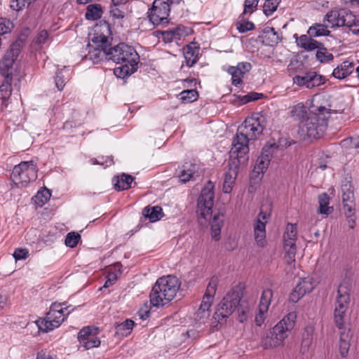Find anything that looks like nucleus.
Here are the masks:
<instances>
[{"label": "nucleus", "instance_id": "1", "mask_svg": "<svg viewBox=\"0 0 359 359\" xmlns=\"http://www.w3.org/2000/svg\"><path fill=\"white\" fill-rule=\"evenodd\" d=\"M266 127V118L262 114L257 113L246 118L238 126L233 139L231 157L238 158V161H246L248 158L250 141L258 139Z\"/></svg>", "mask_w": 359, "mask_h": 359}, {"label": "nucleus", "instance_id": "2", "mask_svg": "<svg viewBox=\"0 0 359 359\" xmlns=\"http://www.w3.org/2000/svg\"><path fill=\"white\" fill-rule=\"evenodd\" d=\"M243 296V287L240 285L228 291L217 306L213 316L215 320L222 324L236 310L238 321H245L250 313V307L248 303L241 300Z\"/></svg>", "mask_w": 359, "mask_h": 359}, {"label": "nucleus", "instance_id": "3", "mask_svg": "<svg viewBox=\"0 0 359 359\" xmlns=\"http://www.w3.org/2000/svg\"><path fill=\"white\" fill-rule=\"evenodd\" d=\"M109 60L117 64H123L114 69V73L117 77L123 79L137 71L140 56L133 46L125 43H119L109 48Z\"/></svg>", "mask_w": 359, "mask_h": 359}, {"label": "nucleus", "instance_id": "4", "mask_svg": "<svg viewBox=\"0 0 359 359\" xmlns=\"http://www.w3.org/2000/svg\"><path fill=\"white\" fill-rule=\"evenodd\" d=\"M180 285L178 279L175 276L158 278L149 294L151 304L156 307L163 306L175 297Z\"/></svg>", "mask_w": 359, "mask_h": 359}, {"label": "nucleus", "instance_id": "5", "mask_svg": "<svg viewBox=\"0 0 359 359\" xmlns=\"http://www.w3.org/2000/svg\"><path fill=\"white\" fill-rule=\"evenodd\" d=\"M318 114L310 113V116L306 118V121L299 123L298 134L303 139L306 138H320L325 130V120L328 119L330 112L324 107H320L318 109Z\"/></svg>", "mask_w": 359, "mask_h": 359}, {"label": "nucleus", "instance_id": "6", "mask_svg": "<svg viewBox=\"0 0 359 359\" xmlns=\"http://www.w3.org/2000/svg\"><path fill=\"white\" fill-rule=\"evenodd\" d=\"M37 172V167L32 161H22L13 168L11 178L17 187H25L36 180Z\"/></svg>", "mask_w": 359, "mask_h": 359}, {"label": "nucleus", "instance_id": "7", "mask_svg": "<svg viewBox=\"0 0 359 359\" xmlns=\"http://www.w3.org/2000/svg\"><path fill=\"white\" fill-rule=\"evenodd\" d=\"M350 304V289L341 284L337 290V297L334 312L336 325L341 329L344 325V317Z\"/></svg>", "mask_w": 359, "mask_h": 359}, {"label": "nucleus", "instance_id": "8", "mask_svg": "<svg viewBox=\"0 0 359 359\" xmlns=\"http://www.w3.org/2000/svg\"><path fill=\"white\" fill-rule=\"evenodd\" d=\"M22 44V40L15 41L0 61V74L4 78H12L13 65L21 51Z\"/></svg>", "mask_w": 359, "mask_h": 359}, {"label": "nucleus", "instance_id": "9", "mask_svg": "<svg viewBox=\"0 0 359 359\" xmlns=\"http://www.w3.org/2000/svg\"><path fill=\"white\" fill-rule=\"evenodd\" d=\"M218 283L219 279L217 276H212L209 281L200 308L196 313V318L201 322H204V319H207L210 316L209 309L212 304Z\"/></svg>", "mask_w": 359, "mask_h": 359}, {"label": "nucleus", "instance_id": "10", "mask_svg": "<svg viewBox=\"0 0 359 359\" xmlns=\"http://www.w3.org/2000/svg\"><path fill=\"white\" fill-rule=\"evenodd\" d=\"M170 12L167 0H154L148 11V18L154 25L168 24Z\"/></svg>", "mask_w": 359, "mask_h": 359}, {"label": "nucleus", "instance_id": "11", "mask_svg": "<svg viewBox=\"0 0 359 359\" xmlns=\"http://www.w3.org/2000/svg\"><path fill=\"white\" fill-rule=\"evenodd\" d=\"M214 196L213 191L209 187H205L198 198L197 212L201 217L206 220L210 219L212 215Z\"/></svg>", "mask_w": 359, "mask_h": 359}, {"label": "nucleus", "instance_id": "12", "mask_svg": "<svg viewBox=\"0 0 359 359\" xmlns=\"http://www.w3.org/2000/svg\"><path fill=\"white\" fill-rule=\"evenodd\" d=\"M297 316L295 313L291 312L285 316L273 328L272 332L275 336L278 337L279 341L283 342L287 337V332L292 330L295 325Z\"/></svg>", "mask_w": 359, "mask_h": 359}, {"label": "nucleus", "instance_id": "13", "mask_svg": "<svg viewBox=\"0 0 359 359\" xmlns=\"http://www.w3.org/2000/svg\"><path fill=\"white\" fill-rule=\"evenodd\" d=\"M331 27H343L354 20V15L348 10L331 11L325 15Z\"/></svg>", "mask_w": 359, "mask_h": 359}, {"label": "nucleus", "instance_id": "14", "mask_svg": "<svg viewBox=\"0 0 359 359\" xmlns=\"http://www.w3.org/2000/svg\"><path fill=\"white\" fill-rule=\"evenodd\" d=\"M96 330L90 327H85L79 331L78 340L81 346H83L86 350L98 347L100 345V340L96 336Z\"/></svg>", "mask_w": 359, "mask_h": 359}, {"label": "nucleus", "instance_id": "15", "mask_svg": "<svg viewBox=\"0 0 359 359\" xmlns=\"http://www.w3.org/2000/svg\"><path fill=\"white\" fill-rule=\"evenodd\" d=\"M64 313L48 312L46 316L36 321L39 328L44 332H48L58 327L65 320Z\"/></svg>", "mask_w": 359, "mask_h": 359}, {"label": "nucleus", "instance_id": "16", "mask_svg": "<svg viewBox=\"0 0 359 359\" xmlns=\"http://www.w3.org/2000/svg\"><path fill=\"white\" fill-rule=\"evenodd\" d=\"M341 191L343 209L346 215L350 217L354 215L355 210L353 188L351 183L347 182L342 185Z\"/></svg>", "mask_w": 359, "mask_h": 359}, {"label": "nucleus", "instance_id": "17", "mask_svg": "<svg viewBox=\"0 0 359 359\" xmlns=\"http://www.w3.org/2000/svg\"><path fill=\"white\" fill-rule=\"evenodd\" d=\"M229 163V169L225 172L224 180L223 182V191L229 194L231 191L235 180L238 176V164L244 163L245 161H238V158H235Z\"/></svg>", "mask_w": 359, "mask_h": 359}, {"label": "nucleus", "instance_id": "18", "mask_svg": "<svg viewBox=\"0 0 359 359\" xmlns=\"http://www.w3.org/2000/svg\"><path fill=\"white\" fill-rule=\"evenodd\" d=\"M293 83L299 86H306L312 88L323 83L322 76L316 72H309L304 76L297 75L293 77Z\"/></svg>", "mask_w": 359, "mask_h": 359}, {"label": "nucleus", "instance_id": "19", "mask_svg": "<svg viewBox=\"0 0 359 359\" xmlns=\"http://www.w3.org/2000/svg\"><path fill=\"white\" fill-rule=\"evenodd\" d=\"M199 47L191 43L184 48V56L188 67H192L198 60Z\"/></svg>", "mask_w": 359, "mask_h": 359}, {"label": "nucleus", "instance_id": "20", "mask_svg": "<svg viewBox=\"0 0 359 359\" xmlns=\"http://www.w3.org/2000/svg\"><path fill=\"white\" fill-rule=\"evenodd\" d=\"M177 177L182 183H187L194 178L196 174V165L185 163L178 168Z\"/></svg>", "mask_w": 359, "mask_h": 359}, {"label": "nucleus", "instance_id": "21", "mask_svg": "<svg viewBox=\"0 0 359 359\" xmlns=\"http://www.w3.org/2000/svg\"><path fill=\"white\" fill-rule=\"evenodd\" d=\"M310 113L311 112L302 103L295 105L290 112L291 116L299 123L306 121V118L310 116Z\"/></svg>", "mask_w": 359, "mask_h": 359}, {"label": "nucleus", "instance_id": "22", "mask_svg": "<svg viewBox=\"0 0 359 359\" xmlns=\"http://www.w3.org/2000/svg\"><path fill=\"white\" fill-rule=\"evenodd\" d=\"M109 48H95L89 50L88 57L94 64L99 63L104 59L109 60Z\"/></svg>", "mask_w": 359, "mask_h": 359}, {"label": "nucleus", "instance_id": "23", "mask_svg": "<svg viewBox=\"0 0 359 359\" xmlns=\"http://www.w3.org/2000/svg\"><path fill=\"white\" fill-rule=\"evenodd\" d=\"M133 180L134 177L132 175L123 173L120 177L117 176L114 178L113 182L115 189L121 191L130 188V184Z\"/></svg>", "mask_w": 359, "mask_h": 359}, {"label": "nucleus", "instance_id": "24", "mask_svg": "<svg viewBox=\"0 0 359 359\" xmlns=\"http://www.w3.org/2000/svg\"><path fill=\"white\" fill-rule=\"evenodd\" d=\"M353 69V63L348 61H344L340 66L334 69L332 75L337 79H342L350 75Z\"/></svg>", "mask_w": 359, "mask_h": 359}, {"label": "nucleus", "instance_id": "25", "mask_svg": "<svg viewBox=\"0 0 359 359\" xmlns=\"http://www.w3.org/2000/svg\"><path fill=\"white\" fill-rule=\"evenodd\" d=\"M282 151L280 146L276 142H267L262 148L261 156L271 160L276 155L279 151Z\"/></svg>", "mask_w": 359, "mask_h": 359}, {"label": "nucleus", "instance_id": "26", "mask_svg": "<svg viewBox=\"0 0 359 359\" xmlns=\"http://www.w3.org/2000/svg\"><path fill=\"white\" fill-rule=\"evenodd\" d=\"M223 214H220L219 212L213 216L212 220L211 222L212 235L213 238L216 241H218L220 238L219 235L221 228L223 224Z\"/></svg>", "mask_w": 359, "mask_h": 359}, {"label": "nucleus", "instance_id": "27", "mask_svg": "<svg viewBox=\"0 0 359 359\" xmlns=\"http://www.w3.org/2000/svg\"><path fill=\"white\" fill-rule=\"evenodd\" d=\"M255 239L257 245L264 247L266 244V226L262 222L254 224Z\"/></svg>", "mask_w": 359, "mask_h": 359}, {"label": "nucleus", "instance_id": "28", "mask_svg": "<svg viewBox=\"0 0 359 359\" xmlns=\"http://www.w3.org/2000/svg\"><path fill=\"white\" fill-rule=\"evenodd\" d=\"M283 249L285 251L284 259L288 264H292L295 262V255L297 252L296 243L289 241L287 243H284Z\"/></svg>", "mask_w": 359, "mask_h": 359}, {"label": "nucleus", "instance_id": "29", "mask_svg": "<svg viewBox=\"0 0 359 359\" xmlns=\"http://www.w3.org/2000/svg\"><path fill=\"white\" fill-rule=\"evenodd\" d=\"M142 214L145 217L149 218L151 222L159 220L163 215L162 208L158 205L152 208L146 207L144 208Z\"/></svg>", "mask_w": 359, "mask_h": 359}, {"label": "nucleus", "instance_id": "30", "mask_svg": "<svg viewBox=\"0 0 359 359\" xmlns=\"http://www.w3.org/2000/svg\"><path fill=\"white\" fill-rule=\"evenodd\" d=\"M262 346L264 348H275L280 346L283 342L279 341L278 337L273 334L272 330H269L262 339Z\"/></svg>", "mask_w": 359, "mask_h": 359}, {"label": "nucleus", "instance_id": "31", "mask_svg": "<svg viewBox=\"0 0 359 359\" xmlns=\"http://www.w3.org/2000/svg\"><path fill=\"white\" fill-rule=\"evenodd\" d=\"M316 282L313 278L306 277L302 279L295 287L302 294L311 292L316 287Z\"/></svg>", "mask_w": 359, "mask_h": 359}, {"label": "nucleus", "instance_id": "32", "mask_svg": "<svg viewBox=\"0 0 359 359\" xmlns=\"http://www.w3.org/2000/svg\"><path fill=\"white\" fill-rule=\"evenodd\" d=\"M102 9L100 4H90L87 6L85 17L88 20H97L102 17Z\"/></svg>", "mask_w": 359, "mask_h": 359}, {"label": "nucleus", "instance_id": "33", "mask_svg": "<svg viewBox=\"0 0 359 359\" xmlns=\"http://www.w3.org/2000/svg\"><path fill=\"white\" fill-rule=\"evenodd\" d=\"M134 325V321L130 319H126L122 323H116L115 325L116 334L128 336L130 334Z\"/></svg>", "mask_w": 359, "mask_h": 359}, {"label": "nucleus", "instance_id": "34", "mask_svg": "<svg viewBox=\"0 0 359 359\" xmlns=\"http://www.w3.org/2000/svg\"><path fill=\"white\" fill-rule=\"evenodd\" d=\"M272 297L273 292L271 289L263 290L259 305V311L261 313H266L268 311Z\"/></svg>", "mask_w": 359, "mask_h": 359}, {"label": "nucleus", "instance_id": "35", "mask_svg": "<svg viewBox=\"0 0 359 359\" xmlns=\"http://www.w3.org/2000/svg\"><path fill=\"white\" fill-rule=\"evenodd\" d=\"M11 81L12 78H4L0 86V99L2 100V104L7 101L11 95Z\"/></svg>", "mask_w": 359, "mask_h": 359}, {"label": "nucleus", "instance_id": "36", "mask_svg": "<svg viewBox=\"0 0 359 359\" xmlns=\"http://www.w3.org/2000/svg\"><path fill=\"white\" fill-rule=\"evenodd\" d=\"M319 208L318 212L320 214L329 215L332 210L333 208L329 206L330 197L326 193H323L318 196Z\"/></svg>", "mask_w": 359, "mask_h": 359}, {"label": "nucleus", "instance_id": "37", "mask_svg": "<svg viewBox=\"0 0 359 359\" xmlns=\"http://www.w3.org/2000/svg\"><path fill=\"white\" fill-rule=\"evenodd\" d=\"M270 161L269 158L262 156H258L256 164L252 170V174L255 177H257L261 173H264L268 168Z\"/></svg>", "mask_w": 359, "mask_h": 359}, {"label": "nucleus", "instance_id": "38", "mask_svg": "<svg viewBox=\"0 0 359 359\" xmlns=\"http://www.w3.org/2000/svg\"><path fill=\"white\" fill-rule=\"evenodd\" d=\"M307 33L309 35L313 37L330 36V32L327 29L326 25L318 23H316L310 27Z\"/></svg>", "mask_w": 359, "mask_h": 359}, {"label": "nucleus", "instance_id": "39", "mask_svg": "<svg viewBox=\"0 0 359 359\" xmlns=\"http://www.w3.org/2000/svg\"><path fill=\"white\" fill-rule=\"evenodd\" d=\"M265 37L268 41V44L270 46H274L278 44L282 39L280 34L276 32L273 27H266L264 29Z\"/></svg>", "mask_w": 359, "mask_h": 359}, {"label": "nucleus", "instance_id": "40", "mask_svg": "<svg viewBox=\"0 0 359 359\" xmlns=\"http://www.w3.org/2000/svg\"><path fill=\"white\" fill-rule=\"evenodd\" d=\"M271 212V204L262 205L260 208L259 213L256 219L255 224L262 222L265 226L270 217Z\"/></svg>", "mask_w": 359, "mask_h": 359}, {"label": "nucleus", "instance_id": "41", "mask_svg": "<svg viewBox=\"0 0 359 359\" xmlns=\"http://www.w3.org/2000/svg\"><path fill=\"white\" fill-rule=\"evenodd\" d=\"M227 72L231 75L232 84L235 86L243 83V77L244 74L242 73L239 68H236L234 66H230L227 69Z\"/></svg>", "mask_w": 359, "mask_h": 359}, {"label": "nucleus", "instance_id": "42", "mask_svg": "<svg viewBox=\"0 0 359 359\" xmlns=\"http://www.w3.org/2000/svg\"><path fill=\"white\" fill-rule=\"evenodd\" d=\"M182 103H191L198 100V93L196 90H185L179 94Z\"/></svg>", "mask_w": 359, "mask_h": 359}, {"label": "nucleus", "instance_id": "43", "mask_svg": "<svg viewBox=\"0 0 359 359\" xmlns=\"http://www.w3.org/2000/svg\"><path fill=\"white\" fill-rule=\"evenodd\" d=\"M350 348L349 336L344 332L341 333L339 339V352L341 357L345 358L347 356Z\"/></svg>", "mask_w": 359, "mask_h": 359}, {"label": "nucleus", "instance_id": "44", "mask_svg": "<svg viewBox=\"0 0 359 359\" xmlns=\"http://www.w3.org/2000/svg\"><path fill=\"white\" fill-rule=\"evenodd\" d=\"M317 60L321 63L330 62L333 60L334 56L327 52V48L323 44L316 54Z\"/></svg>", "mask_w": 359, "mask_h": 359}, {"label": "nucleus", "instance_id": "45", "mask_svg": "<svg viewBox=\"0 0 359 359\" xmlns=\"http://www.w3.org/2000/svg\"><path fill=\"white\" fill-rule=\"evenodd\" d=\"M51 194L50 191L45 188L43 190L37 192L35 196V203L42 207L50 198Z\"/></svg>", "mask_w": 359, "mask_h": 359}, {"label": "nucleus", "instance_id": "46", "mask_svg": "<svg viewBox=\"0 0 359 359\" xmlns=\"http://www.w3.org/2000/svg\"><path fill=\"white\" fill-rule=\"evenodd\" d=\"M297 229L296 226L292 224H288L286 227V232L284 233V243H287L289 241L292 243H296L297 240Z\"/></svg>", "mask_w": 359, "mask_h": 359}, {"label": "nucleus", "instance_id": "47", "mask_svg": "<svg viewBox=\"0 0 359 359\" xmlns=\"http://www.w3.org/2000/svg\"><path fill=\"white\" fill-rule=\"evenodd\" d=\"M279 1L277 0H265L263 11L266 16L271 15L276 11Z\"/></svg>", "mask_w": 359, "mask_h": 359}, {"label": "nucleus", "instance_id": "48", "mask_svg": "<svg viewBox=\"0 0 359 359\" xmlns=\"http://www.w3.org/2000/svg\"><path fill=\"white\" fill-rule=\"evenodd\" d=\"M92 42L97 45V48H109L111 47L108 38L103 34L94 36Z\"/></svg>", "mask_w": 359, "mask_h": 359}, {"label": "nucleus", "instance_id": "49", "mask_svg": "<svg viewBox=\"0 0 359 359\" xmlns=\"http://www.w3.org/2000/svg\"><path fill=\"white\" fill-rule=\"evenodd\" d=\"M81 236L78 233L70 232L67 233L65 238V245L70 248H74L77 245Z\"/></svg>", "mask_w": 359, "mask_h": 359}, {"label": "nucleus", "instance_id": "50", "mask_svg": "<svg viewBox=\"0 0 359 359\" xmlns=\"http://www.w3.org/2000/svg\"><path fill=\"white\" fill-rule=\"evenodd\" d=\"M311 329L306 328L303 334V339L302 341V350L306 351L309 348L312 342Z\"/></svg>", "mask_w": 359, "mask_h": 359}, {"label": "nucleus", "instance_id": "51", "mask_svg": "<svg viewBox=\"0 0 359 359\" xmlns=\"http://www.w3.org/2000/svg\"><path fill=\"white\" fill-rule=\"evenodd\" d=\"M13 28V24L10 20L0 18V35L11 32Z\"/></svg>", "mask_w": 359, "mask_h": 359}, {"label": "nucleus", "instance_id": "52", "mask_svg": "<svg viewBox=\"0 0 359 359\" xmlns=\"http://www.w3.org/2000/svg\"><path fill=\"white\" fill-rule=\"evenodd\" d=\"M163 40L165 43H170L174 39H178L177 34H176L172 29H168L166 31L161 32Z\"/></svg>", "mask_w": 359, "mask_h": 359}, {"label": "nucleus", "instance_id": "53", "mask_svg": "<svg viewBox=\"0 0 359 359\" xmlns=\"http://www.w3.org/2000/svg\"><path fill=\"white\" fill-rule=\"evenodd\" d=\"M236 27L240 33H245L248 31L253 30L255 29V25L250 21L237 22Z\"/></svg>", "mask_w": 359, "mask_h": 359}, {"label": "nucleus", "instance_id": "54", "mask_svg": "<svg viewBox=\"0 0 359 359\" xmlns=\"http://www.w3.org/2000/svg\"><path fill=\"white\" fill-rule=\"evenodd\" d=\"M259 0H245L244 2V11L243 14L252 13L257 8Z\"/></svg>", "mask_w": 359, "mask_h": 359}, {"label": "nucleus", "instance_id": "55", "mask_svg": "<svg viewBox=\"0 0 359 359\" xmlns=\"http://www.w3.org/2000/svg\"><path fill=\"white\" fill-rule=\"evenodd\" d=\"M262 97H263V94L255 93V92H252V93H248L246 95L243 96L241 98V101L242 104H246L251 101L257 100L260 99Z\"/></svg>", "mask_w": 359, "mask_h": 359}, {"label": "nucleus", "instance_id": "56", "mask_svg": "<svg viewBox=\"0 0 359 359\" xmlns=\"http://www.w3.org/2000/svg\"><path fill=\"white\" fill-rule=\"evenodd\" d=\"M313 36H311L309 38V42L306 43L305 47L304 48V50L306 51H311L315 49H319L321 46L323 45L322 43L317 41L316 40L313 39Z\"/></svg>", "mask_w": 359, "mask_h": 359}, {"label": "nucleus", "instance_id": "57", "mask_svg": "<svg viewBox=\"0 0 359 359\" xmlns=\"http://www.w3.org/2000/svg\"><path fill=\"white\" fill-rule=\"evenodd\" d=\"M354 34L359 36V20L354 15V20L345 25Z\"/></svg>", "mask_w": 359, "mask_h": 359}, {"label": "nucleus", "instance_id": "58", "mask_svg": "<svg viewBox=\"0 0 359 359\" xmlns=\"http://www.w3.org/2000/svg\"><path fill=\"white\" fill-rule=\"evenodd\" d=\"M294 37L296 39V43L298 46L303 48L305 47L306 43L309 42V38H311L310 35L302 34L299 37L297 36V34H295Z\"/></svg>", "mask_w": 359, "mask_h": 359}, {"label": "nucleus", "instance_id": "59", "mask_svg": "<svg viewBox=\"0 0 359 359\" xmlns=\"http://www.w3.org/2000/svg\"><path fill=\"white\" fill-rule=\"evenodd\" d=\"M55 86L59 90H62L65 86L64 81V76L62 74V70L58 71L56 73V76L55 78Z\"/></svg>", "mask_w": 359, "mask_h": 359}, {"label": "nucleus", "instance_id": "60", "mask_svg": "<svg viewBox=\"0 0 359 359\" xmlns=\"http://www.w3.org/2000/svg\"><path fill=\"white\" fill-rule=\"evenodd\" d=\"M65 303H63L62 304H61L60 303L55 302V303L52 304V305L50 306V310L48 312L64 313H65V311L68 310V309L70 307V306L62 307V306L65 305Z\"/></svg>", "mask_w": 359, "mask_h": 359}, {"label": "nucleus", "instance_id": "61", "mask_svg": "<svg viewBox=\"0 0 359 359\" xmlns=\"http://www.w3.org/2000/svg\"><path fill=\"white\" fill-rule=\"evenodd\" d=\"M29 252L27 249L18 248L13 253L15 260L25 259L27 257Z\"/></svg>", "mask_w": 359, "mask_h": 359}, {"label": "nucleus", "instance_id": "62", "mask_svg": "<svg viewBox=\"0 0 359 359\" xmlns=\"http://www.w3.org/2000/svg\"><path fill=\"white\" fill-rule=\"evenodd\" d=\"M48 34L46 30H42L41 31L37 36L34 39V42L36 44H42L44 43L48 39Z\"/></svg>", "mask_w": 359, "mask_h": 359}, {"label": "nucleus", "instance_id": "63", "mask_svg": "<svg viewBox=\"0 0 359 359\" xmlns=\"http://www.w3.org/2000/svg\"><path fill=\"white\" fill-rule=\"evenodd\" d=\"M23 0H11L10 7L14 11H20L25 7Z\"/></svg>", "mask_w": 359, "mask_h": 359}, {"label": "nucleus", "instance_id": "64", "mask_svg": "<svg viewBox=\"0 0 359 359\" xmlns=\"http://www.w3.org/2000/svg\"><path fill=\"white\" fill-rule=\"evenodd\" d=\"M173 29L175 32L177 34L178 39H180L181 36H187L189 34V29L182 25H179L173 28Z\"/></svg>", "mask_w": 359, "mask_h": 359}]
</instances>
